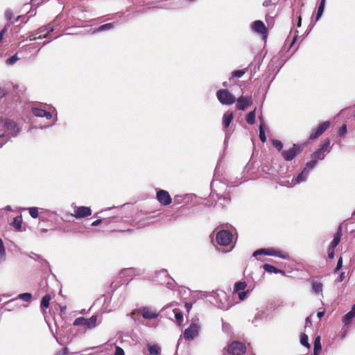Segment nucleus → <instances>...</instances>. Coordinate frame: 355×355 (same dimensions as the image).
<instances>
[{
  "mask_svg": "<svg viewBox=\"0 0 355 355\" xmlns=\"http://www.w3.org/2000/svg\"><path fill=\"white\" fill-rule=\"evenodd\" d=\"M13 88H14V89H17V88H18V86H17V85H15V86L13 87Z\"/></svg>",
  "mask_w": 355,
  "mask_h": 355,
  "instance_id": "obj_60",
  "label": "nucleus"
},
{
  "mask_svg": "<svg viewBox=\"0 0 355 355\" xmlns=\"http://www.w3.org/2000/svg\"><path fill=\"white\" fill-rule=\"evenodd\" d=\"M255 116H256V108L250 112L246 116V121L250 125H253L255 123Z\"/></svg>",
  "mask_w": 355,
  "mask_h": 355,
  "instance_id": "obj_26",
  "label": "nucleus"
},
{
  "mask_svg": "<svg viewBox=\"0 0 355 355\" xmlns=\"http://www.w3.org/2000/svg\"><path fill=\"white\" fill-rule=\"evenodd\" d=\"M272 146L277 148L279 151H281L283 148V144L281 141L277 139H273L272 141Z\"/></svg>",
  "mask_w": 355,
  "mask_h": 355,
  "instance_id": "obj_35",
  "label": "nucleus"
},
{
  "mask_svg": "<svg viewBox=\"0 0 355 355\" xmlns=\"http://www.w3.org/2000/svg\"><path fill=\"white\" fill-rule=\"evenodd\" d=\"M347 132V127L346 124H343L338 130V135L341 137H345Z\"/></svg>",
  "mask_w": 355,
  "mask_h": 355,
  "instance_id": "obj_33",
  "label": "nucleus"
},
{
  "mask_svg": "<svg viewBox=\"0 0 355 355\" xmlns=\"http://www.w3.org/2000/svg\"><path fill=\"white\" fill-rule=\"evenodd\" d=\"M156 198L159 202L164 206H167L172 202L169 193L163 189H159L157 191Z\"/></svg>",
  "mask_w": 355,
  "mask_h": 355,
  "instance_id": "obj_11",
  "label": "nucleus"
},
{
  "mask_svg": "<svg viewBox=\"0 0 355 355\" xmlns=\"http://www.w3.org/2000/svg\"><path fill=\"white\" fill-rule=\"evenodd\" d=\"M32 113L37 117H45L47 119L52 118V114L49 112L37 107H33L32 109Z\"/></svg>",
  "mask_w": 355,
  "mask_h": 355,
  "instance_id": "obj_16",
  "label": "nucleus"
},
{
  "mask_svg": "<svg viewBox=\"0 0 355 355\" xmlns=\"http://www.w3.org/2000/svg\"><path fill=\"white\" fill-rule=\"evenodd\" d=\"M234 118L232 112H227L223 116V125L224 128H227L232 123Z\"/></svg>",
  "mask_w": 355,
  "mask_h": 355,
  "instance_id": "obj_20",
  "label": "nucleus"
},
{
  "mask_svg": "<svg viewBox=\"0 0 355 355\" xmlns=\"http://www.w3.org/2000/svg\"><path fill=\"white\" fill-rule=\"evenodd\" d=\"M175 318L177 320V323L179 326L181 325V322L183 319V314L182 312L180 311H178V312H176L175 314Z\"/></svg>",
  "mask_w": 355,
  "mask_h": 355,
  "instance_id": "obj_42",
  "label": "nucleus"
},
{
  "mask_svg": "<svg viewBox=\"0 0 355 355\" xmlns=\"http://www.w3.org/2000/svg\"><path fill=\"white\" fill-rule=\"evenodd\" d=\"M301 24H302V17H301V16H299L298 17L297 26L300 27L301 26Z\"/></svg>",
  "mask_w": 355,
  "mask_h": 355,
  "instance_id": "obj_54",
  "label": "nucleus"
},
{
  "mask_svg": "<svg viewBox=\"0 0 355 355\" xmlns=\"http://www.w3.org/2000/svg\"><path fill=\"white\" fill-rule=\"evenodd\" d=\"M54 31L53 26L51 24H48L46 26H42L38 28L37 33H43L46 32L44 35H40L37 37H34L33 39L31 38V40H36V39H41L42 37H47L49 35Z\"/></svg>",
  "mask_w": 355,
  "mask_h": 355,
  "instance_id": "obj_15",
  "label": "nucleus"
},
{
  "mask_svg": "<svg viewBox=\"0 0 355 355\" xmlns=\"http://www.w3.org/2000/svg\"><path fill=\"white\" fill-rule=\"evenodd\" d=\"M252 30L261 35H262L264 38L267 37L268 30L262 21L257 20L253 22L252 25Z\"/></svg>",
  "mask_w": 355,
  "mask_h": 355,
  "instance_id": "obj_13",
  "label": "nucleus"
},
{
  "mask_svg": "<svg viewBox=\"0 0 355 355\" xmlns=\"http://www.w3.org/2000/svg\"><path fill=\"white\" fill-rule=\"evenodd\" d=\"M354 317L355 313L353 312L352 311H350L343 316L342 322L345 326L349 325L352 322V320L354 319Z\"/></svg>",
  "mask_w": 355,
  "mask_h": 355,
  "instance_id": "obj_21",
  "label": "nucleus"
},
{
  "mask_svg": "<svg viewBox=\"0 0 355 355\" xmlns=\"http://www.w3.org/2000/svg\"><path fill=\"white\" fill-rule=\"evenodd\" d=\"M246 287L247 284L245 282H238L234 284V293H238L239 298L241 301L244 300L248 295V291H244Z\"/></svg>",
  "mask_w": 355,
  "mask_h": 355,
  "instance_id": "obj_10",
  "label": "nucleus"
},
{
  "mask_svg": "<svg viewBox=\"0 0 355 355\" xmlns=\"http://www.w3.org/2000/svg\"><path fill=\"white\" fill-rule=\"evenodd\" d=\"M316 163H317L316 160H314L313 159H312V160L308 162L306 164V167L304 168H306V172H309V171L312 169L315 166Z\"/></svg>",
  "mask_w": 355,
  "mask_h": 355,
  "instance_id": "obj_39",
  "label": "nucleus"
},
{
  "mask_svg": "<svg viewBox=\"0 0 355 355\" xmlns=\"http://www.w3.org/2000/svg\"><path fill=\"white\" fill-rule=\"evenodd\" d=\"M353 215H354V216H355V211H354V212L353 213Z\"/></svg>",
  "mask_w": 355,
  "mask_h": 355,
  "instance_id": "obj_61",
  "label": "nucleus"
},
{
  "mask_svg": "<svg viewBox=\"0 0 355 355\" xmlns=\"http://www.w3.org/2000/svg\"><path fill=\"white\" fill-rule=\"evenodd\" d=\"M342 266H343V258L340 257L338 261L336 267V268L334 270V272H338L341 269Z\"/></svg>",
  "mask_w": 355,
  "mask_h": 355,
  "instance_id": "obj_43",
  "label": "nucleus"
},
{
  "mask_svg": "<svg viewBox=\"0 0 355 355\" xmlns=\"http://www.w3.org/2000/svg\"><path fill=\"white\" fill-rule=\"evenodd\" d=\"M29 214L33 218H37L39 216L38 209L37 207L29 208Z\"/></svg>",
  "mask_w": 355,
  "mask_h": 355,
  "instance_id": "obj_38",
  "label": "nucleus"
},
{
  "mask_svg": "<svg viewBox=\"0 0 355 355\" xmlns=\"http://www.w3.org/2000/svg\"><path fill=\"white\" fill-rule=\"evenodd\" d=\"M309 338H308V336L305 334H303L301 337H300V343L304 345V347H307L308 349H309L311 347V345L309 343V341H308Z\"/></svg>",
  "mask_w": 355,
  "mask_h": 355,
  "instance_id": "obj_31",
  "label": "nucleus"
},
{
  "mask_svg": "<svg viewBox=\"0 0 355 355\" xmlns=\"http://www.w3.org/2000/svg\"><path fill=\"white\" fill-rule=\"evenodd\" d=\"M345 277V272H341V274L339 275L338 279V282H343L344 280Z\"/></svg>",
  "mask_w": 355,
  "mask_h": 355,
  "instance_id": "obj_49",
  "label": "nucleus"
},
{
  "mask_svg": "<svg viewBox=\"0 0 355 355\" xmlns=\"http://www.w3.org/2000/svg\"><path fill=\"white\" fill-rule=\"evenodd\" d=\"M96 320H97L96 315H92L89 318L79 317L73 321V324L74 326L83 325V326L87 327L89 329H92L96 325Z\"/></svg>",
  "mask_w": 355,
  "mask_h": 355,
  "instance_id": "obj_6",
  "label": "nucleus"
},
{
  "mask_svg": "<svg viewBox=\"0 0 355 355\" xmlns=\"http://www.w3.org/2000/svg\"><path fill=\"white\" fill-rule=\"evenodd\" d=\"M246 69L236 70L232 72V77L241 78L245 73Z\"/></svg>",
  "mask_w": 355,
  "mask_h": 355,
  "instance_id": "obj_40",
  "label": "nucleus"
},
{
  "mask_svg": "<svg viewBox=\"0 0 355 355\" xmlns=\"http://www.w3.org/2000/svg\"><path fill=\"white\" fill-rule=\"evenodd\" d=\"M324 311H319V312H318L317 315L319 318H321L324 315Z\"/></svg>",
  "mask_w": 355,
  "mask_h": 355,
  "instance_id": "obj_53",
  "label": "nucleus"
},
{
  "mask_svg": "<svg viewBox=\"0 0 355 355\" xmlns=\"http://www.w3.org/2000/svg\"><path fill=\"white\" fill-rule=\"evenodd\" d=\"M306 323H309V322L311 323V322L309 317L306 318Z\"/></svg>",
  "mask_w": 355,
  "mask_h": 355,
  "instance_id": "obj_56",
  "label": "nucleus"
},
{
  "mask_svg": "<svg viewBox=\"0 0 355 355\" xmlns=\"http://www.w3.org/2000/svg\"><path fill=\"white\" fill-rule=\"evenodd\" d=\"M308 172H306V168H304V170L300 173L296 178L295 182L297 183H300V182L306 179V177L307 175Z\"/></svg>",
  "mask_w": 355,
  "mask_h": 355,
  "instance_id": "obj_32",
  "label": "nucleus"
},
{
  "mask_svg": "<svg viewBox=\"0 0 355 355\" xmlns=\"http://www.w3.org/2000/svg\"><path fill=\"white\" fill-rule=\"evenodd\" d=\"M351 311L355 313V304L352 306Z\"/></svg>",
  "mask_w": 355,
  "mask_h": 355,
  "instance_id": "obj_58",
  "label": "nucleus"
},
{
  "mask_svg": "<svg viewBox=\"0 0 355 355\" xmlns=\"http://www.w3.org/2000/svg\"><path fill=\"white\" fill-rule=\"evenodd\" d=\"M92 214V210L88 207L80 206L78 207L75 211L74 214H72L76 218H80L89 216Z\"/></svg>",
  "mask_w": 355,
  "mask_h": 355,
  "instance_id": "obj_14",
  "label": "nucleus"
},
{
  "mask_svg": "<svg viewBox=\"0 0 355 355\" xmlns=\"http://www.w3.org/2000/svg\"><path fill=\"white\" fill-rule=\"evenodd\" d=\"M330 142L329 139H326L324 143L320 145V148L311 155L312 159L316 160V162L323 159L325 157V152H329L327 149L329 147Z\"/></svg>",
  "mask_w": 355,
  "mask_h": 355,
  "instance_id": "obj_3",
  "label": "nucleus"
},
{
  "mask_svg": "<svg viewBox=\"0 0 355 355\" xmlns=\"http://www.w3.org/2000/svg\"><path fill=\"white\" fill-rule=\"evenodd\" d=\"M114 355H125L124 350L121 347L117 346L116 347Z\"/></svg>",
  "mask_w": 355,
  "mask_h": 355,
  "instance_id": "obj_46",
  "label": "nucleus"
},
{
  "mask_svg": "<svg viewBox=\"0 0 355 355\" xmlns=\"http://www.w3.org/2000/svg\"><path fill=\"white\" fill-rule=\"evenodd\" d=\"M20 17H21L20 16H18V17L15 19V21H18L19 20V18H20Z\"/></svg>",
  "mask_w": 355,
  "mask_h": 355,
  "instance_id": "obj_59",
  "label": "nucleus"
},
{
  "mask_svg": "<svg viewBox=\"0 0 355 355\" xmlns=\"http://www.w3.org/2000/svg\"><path fill=\"white\" fill-rule=\"evenodd\" d=\"M22 223H23V220H22L21 216H18L14 218V220L12 222V225L17 230L20 231V230H21Z\"/></svg>",
  "mask_w": 355,
  "mask_h": 355,
  "instance_id": "obj_25",
  "label": "nucleus"
},
{
  "mask_svg": "<svg viewBox=\"0 0 355 355\" xmlns=\"http://www.w3.org/2000/svg\"><path fill=\"white\" fill-rule=\"evenodd\" d=\"M6 254L4 245L1 239H0V257L4 256Z\"/></svg>",
  "mask_w": 355,
  "mask_h": 355,
  "instance_id": "obj_44",
  "label": "nucleus"
},
{
  "mask_svg": "<svg viewBox=\"0 0 355 355\" xmlns=\"http://www.w3.org/2000/svg\"><path fill=\"white\" fill-rule=\"evenodd\" d=\"M253 103L251 96H241L236 100V107L238 110L244 111Z\"/></svg>",
  "mask_w": 355,
  "mask_h": 355,
  "instance_id": "obj_8",
  "label": "nucleus"
},
{
  "mask_svg": "<svg viewBox=\"0 0 355 355\" xmlns=\"http://www.w3.org/2000/svg\"><path fill=\"white\" fill-rule=\"evenodd\" d=\"M328 257L330 259H334V248L329 246V248H328Z\"/></svg>",
  "mask_w": 355,
  "mask_h": 355,
  "instance_id": "obj_45",
  "label": "nucleus"
},
{
  "mask_svg": "<svg viewBox=\"0 0 355 355\" xmlns=\"http://www.w3.org/2000/svg\"><path fill=\"white\" fill-rule=\"evenodd\" d=\"M263 268L265 271L269 272V273H282L283 270L277 268L276 267L270 265L268 263H266L263 266Z\"/></svg>",
  "mask_w": 355,
  "mask_h": 355,
  "instance_id": "obj_23",
  "label": "nucleus"
},
{
  "mask_svg": "<svg viewBox=\"0 0 355 355\" xmlns=\"http://www.w3.org/2000/svg\"><path fill=\"white\" fill-rule=\"evenodd\" d=\"M271 4V0H265L263 2V6L267 7Z\"/></svg>",
  "mask_w": 355,
  "mask_h": 355,
  "instance_id": "obj_51",
  "label": "nucleus"
},
{
  "mask_svg": "<svg viewBox=\"0 0 355 355\" xmlns=\"http://www.w3.org/2000/svg\"><path fill=\"white\" fill-rule=\"evenodd\" d=\"M11 23H8L4 28L0 32V42H2L3 39L4 34L7 32L8 28L10 27Z\"/></svg>",
  "mask_w": 355,
  "mask_h": 355,
  "instance_id": "obj_41",
  "label": "nucleus"
},
{
  "mask_svg": "<svg viewBox=\"0 0 355 355\" xmlns=\"http://www.w3.org/2000/svg\"><path fill=\"white\" fill-rule=\"evenodd\" d=\"M216 97L219 102L223 105H232L236 101L235 97L225 89L218 90Z\"/></svg>",
  "mask_w": 355,
  "mask_h": 355,
  "instance_id": "obj_2",
  "label": "nucleus"
},
{
  "mask_svg": "<svg viewBox=\"0 0 355 355\" xmlns=\"http://www.w3.org/2000/svg\"><path fill=\"white\" fill-rule=\"evenodd\" d=\"M232 239V234L227 230H220L216 234V241L220 245H228Z\"/></svg>",
  "mask_w": 355,
  "mask_h": 355,
  "instance_id": "obj_7",
  "label": "nucleus"
},
{
  "mask_svg": "<svg viewBox=\"0 0 355 355\" xmlns=\"http://www.w3.org/2000/svg\"><path fill=\"white\" fill-rule=\"evenodd\" d=\"M15 299H12V300H10V301H8V302L6 303V304H11L12 302H15Z\"/></svg>",
  "mask_w": 355,
  "mask_h": 355,
  "instance_id": "obj_57",
  "label": "nucleus"
},
{
  "mask_svg": "<svg viewBox=\"0 0 355 355\" xmlns=\"http://www.w3.org/2000/svg\"><path fill=\"white\" fill-rule=\"evenodd\" d=\"M32 295L29 293H22L18 295V298L25 302H29L31 300Z\"/></svg>",
  "mask_w": 355,
  "mask_h": 355,
  "instance_id": "obj_37",
  "label": "nucleus"
},
{
  "mask_svg": "<svg viewBox=\"0 0 355 355\" xmlns=\"http://www.w3.org/2000/svg\"><path fill=\"white\" fill-rule=\"evenodd\" d=\"M148 351L150 355H158L160 352V348L157 345H148Z\"/></svg>",
  "mask_w": 355,
  "mask_h": 355,
  "instance_id": "obj_30",
  "label": "nucleus"
},
{
  "mask_svg": "<svg viewBox=\"0 0 355 355\" xmlns=\"http://www.w3.org/2000/svg\"><path fill=\"white\" fill-rule=\"evenodd\" d=\"M342 236H343L342 225H340L336 233L335 234V235L334 236V239H333L332 242L330 243L329 246L335 248L339 244Z\"/></svg>",
  "mask_w": 355,
  "mask_h": 355,
  "instance_id": "obj_18",
  "label": "nucleus"
},
{
  "mask_svg": "<svg viewBox=\"0 0 355 355\" xmlns=\"http://www.w3.org/2000/svg\"><path fill=\"white\" fill-rule=\"evenodd\" d=\"M227 352L232 355H243L246 352V347L241 342L233 341L228 345Z\"/></svg>",
  "mask_w": 355,
  "mask_h": 355,
  "instance_id": "obj_4",
  "label": "nucleus"
},
{
  "mask_svg": "<svg viewBox=\"0 0 355 355\" xmlns=\"http://www.w3.org/2000/svg\"><path fill=\"white\" fill-rule=\"evenodd\" d=\"M302 150L301 146L294 144L288 150H282V156L286 161L293 160Z\"/></svg>",
  "mask_w": 355,
  "mask_h": 355,
  "instance_id": "obj_5",
  "label": "nucleus"
},
{
  "mask_svg": "<svg viewBox=\"0 0 355 355\" xmlns=\"http://www.w3.org/2000/svg\"><path fill=\"white\" fill-rule=\"evenodd\" d=\"M6 94H7V92H6V89L3 87L0 86V98L5 96L6 95Z\"/></svg>",
  "mask_w": 355,
  "mask_h": 355,
  "instance_id": "obj_48",
  "label": "nucleus"
},
{
  "mask_svg": "<svg viewBox=\"0 0 355 355\" xmlns=\"http://www.w3.org/2000/svg\"><path fill=\"white\" fill-rule=\"evenodd\" d=\"M101 221H102V220H101V219L96 220H94V221L92 223V226H97V225H98L99 224H101Z\"/></svg>",
  "mask_w": 355,
  "mask_h": 355,
  "instance_id": "obj_50",
  "label": "nucleus"
},
{
  "mask_svg": "<svg viewBox=\"0 0 355 355\" xmlns=\"http://www.w3.org/2000/svg\"><path fill=\"white\" fill-rule=\"evenodd\" d=\"M268 255L274 256L282 258L283 259H288L289 255L287 252L282 250H277L274 248H261L253 252V257H257L258 255Z\"/></svg>",
  "mask_w": 355,
  "mask_h": 355,
  "instance_id": "obj_1",
  "label": "nucleus"
},
{
  "mask_svg": "<svg viewBox=\"0 0 355 355\" xmlns=\"http://www.w3.org/2000/svg\"><path fill=\"white\" fill-rule=\"evenodd\" d=\"M114 27V23H107L103 25H101L96 29H95L94 33L96 32H102L107 30H110Z\"/></svg>",
  "mask_w": 355,
  "mask_h": 355,
  "instance_id": "obj_28",
  "label": "nucleus"
},
{
  "mask_svg": "<svg viewBox=\"0 0 355 355\" xmlns=\"http://www.w3.org/2000/svg\"><path fill=\"white\" fill-rule=\"evenodd\" d=\"M259 139L262 142H265L266 141L263 125H259Z\"/></svg>",
  "mask_w": 355,
  "mask_h": 355,
  "instance_id": "obj_34",
  "label": "nucleus"
},
{
  "mask_svg": "<svg viewBox=\"0 0 355 355\" xmlns=\"http://www.w3.org/2000/svg\"><path fill=\"white\" fill-rule=\"evenodd\" d=\"M200 327L195 323H192L188 328L184 330V337L186 340H193L198 336Z\"/></svg>",
  "mask_w": 355,
  "mask_h": 355,
  "instance_id": "obj_12",
  "label": "nucleus"
},
{
  "mask_svg": "<svg viewBox=\"0 0 355 355\" xmlns=\"http://www.w3.org/2000/svg\"><path fill=\"white\" fill-rule=\"evenodd\" d=\"M184 306H185L187 311L189 312L191 310L192 305L190 303H186Z\"/></svg>",
  "mask_w": 355,
  "mask_h": 355,
  "instance_id": "obj_52",
  "label": "nucleus"
},
{
  "mask_svg": "<svg viewBox=\"0 0 355 355\" xmlns=\"http://www.w3.org/2000/svg\"><path fill=\"white\" fill-rule=\"evenodd\" d=\"M19 60V58L17 56V54H15L13 56L8 58L6 61V63L8 65H12V64H15Z\"/></svg>",
  "mask_w": 355,
  "mask_h": 355,
  "instance_id": "obj_36",
  "label": "nucleus"
},
{
  "mask_svg": "<svg viewBox=\"0 0 355 355\" xmlns=\"http://www.w3.org/2000/svg\"><path fill=\"white\" fill-rule=\"evenodd\" d=\"M3 127L7 130H10L14 132L15 133L18 132L19 131V128L17 127V123L10 120V119H6L3 123Z\"/></svg>",
  "mask_w": 355,
  "mask_h": 355,
  "instance_id": "obj_17",
  "label": "nucleus"
},
{
  "mask_svg": "<svg viewBox=\"0 0 355 355\" xmlns=\"http://www.w3.org/2000/svg\"><path fill=\"white\" fill-rule=\"evenodd\" d=\"M69 353L68 349L67 347H64L63 349V354L64 355H67Z\"/></svg>",
  "mask_w": 355,
  "mask_h": 355,
  "instance_id": "obj_55",
  "label": "nucleus"
},
{
  "mask_svg": "<svg viewBox=\"0 0 355 355\" xmlns=\"http://www.w3.org/2000/svg\"><path fill=\"white\" fill-rule=\"evenodd\" d=\"M51 300V297L50 295H45L41 300L40 307L41 309L44 311V309H46L49 307L50 301Z\"/></svg>",
  "mask_w": 355,
  "mask_h": 355,
  "instance_id": "obj_22",
  "label": "nucleus"
},
{
  "mask_svg": "<svg viewBox=\"0 0 355 355\" xmlns=\"http://www.w3.org/2000/svg\"><path fill=\"white\" fill-rule=\"evenodd\" d=\"M322 350V345L320 343V336H317L314 340V349L313 354L314 355H319Z\"/></svg>",
  "mask_w": 355,
  "mask_h": 355,
  "instance_id": "obj_24",
  "label": "nucleus"
},
{
  "mask_svg": "<svg viewBox=\"0 0 355 355\" xmlns=\"http://www.w3.org/2000/svg\"><path fill=\"white\" fill-rule=\"evenodd\" d=\"M330 127L328 121L322 123L317 128L313 129L309 135V139L314 140L321 136Z\"/></svg>",
  "mask_w": 355,
  "mask_h": 355,
  "instance_id": "obj_9",
  "label": "nucleus"
},
{
  "mask_svg": "<svg viewBox=\"0 0 355 355\" xmlns=\"http://www.w3.org/2000/svg\"><path fill=\"white\" fill-rule=\"evenodd\" d=\"M5 15L6 18L9 21L11 20L13 16L12 12L10 10L6 11Z\"/></svg>",
  "mask_w": 355,
  "mask_h": 355,
  "instance_id": "obj_47",
  "label": "nucleus"
},
{
  "mask_svg": "<svg viewBox=\"0 0 355 355\" xmlns=\"http://www.w3.org/2000/svg\"><path fill=\"white\" fill-rule=\"evenodd\" d=\"M325 1H326V0L320 1V3L318 8L317 15H316V21H318L320 18V17L322 16V15L324 12Z\"/></svg>",
  "mask_w": 355,
  "mask_h": 355,
  "instance_id": "obj_27",
  "label": "nucleus"
},
{
  "mask_svg": "<svg viewBox=\"0 0 355 355\" xmlns=\"http://www.w3.org/2000/svg\"><path fill=\"white\" fill-rule=\"evenodd\" d=\"M312 289L314 293L318 294L322 291V284L320 282H312Z\"/></svg>",
  "mask_w": 355,
  "mask_h": 355,
  "instance_id": "obj_29",
  "label": "nucleus"
},
{
  "mask_svg": "<svg viewBox=\"0 0 355 355\" xmlns=\"http://www.w3.org/2000/svg\"><path fill=\"white\" fill-rule=\"evenodd\" d=\"M139 312L141 313L142 316L145 319H154L157 316V314L156 313L153 312L146 307L140 309L139 310Z\"/></svg>",
  "mask_w": 355,
  "mask_h": 355,
  "instance_id": "obj_19",
  "label": "nucleus"
}]
</instances>
